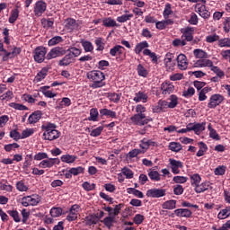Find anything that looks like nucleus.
Segmentation results:
<instances>
[{"label": "nucleus", "mask_w": 230, "mask_h": 230, "mask_svg": "<svg viewBox=\"0 0 230 230\" xmlns=\"http://www.w3.org/2000/svg\"><path fill=\"white\" fill-rule=\"evenodd\" d=\"M101 116H116V112L108 109L100 110Z\"/></svg>", "instance_id": "nucleus-61"}, {"label": "nucleus", "mask_w": 230, "mask_h": 230, "mask_svg": "<svg viewBox=\"0 0 230 230\" xmlns=\"http://www.w3.org/2000/svg\"><path fill=\"white\" fill-rule=\"evenodd\" d=\"M209 67H210L211 71H213V73H216V75H217V76L219 78H222V76H224V72L222 70H220V68H218V66H213V62H212V66Z\"/></svg>", "instance_id": "nucleus-56"}, {"label": "nucleus", "mask_w": 230, "mask_h": 230, "mask_svg": "<svg viewBox=\"0 0 230 230\" xmlns=\"http://www.w3.org/2000/svg\"><path fill=\"white\" fill-rule=\"evenodd\" d=\"M98 222V216L95 214L89 215L85 217V224L87 226H95Z\"/></svg>", "instance_id": "nucleus-26"}, {"label": "nucleus", "mask_w": 230, "mask_h": 230, "mask_svg": "<svg viewBox=\"0 0 230 230\" xmlns=\"http://www.w3.org/2000/svg\"><path fill=\"white\" fill-rule=\"evenodd\" d=\"M163 209H175L177 208V200L175 199H170L165 201L162 205Z\"/></svg>", "instance_id": "nucleus-31"}, {"label": "nucleus", "mask_w": 230, "mask_h": 230, "mask_svg": "<svg viewBox=\"0 0 230 230\" xmlns=\"http://www.w3.org/2000/svg\"><path fill=\"white\" fill-rule=\"evenodd\" d=\"M66 51L62 47H56L53 48L48 54H47V60H51L52 58H57L58 57H64Z\"/></svg>", "instance_id": "nucleus-5"}, {"label": "nucleus", "mask_w": 230, "mask_h": 230, "mask_svg": "<svg viewBox=\"0 0 230 230\" xmlns=\"http://www.w3.org/2000/svg\"><path fill=\"white\" fill-rule=\"evenodd\" d=\"M209 190V181H205L201 184H198V186L195 187L196 193H204V191H208Z\"/></svg>", "instance_id": "nucleus-27"}, {"label": "nucleus", "mask_w": 230, "mask_h": 230, "mask_svg": "<svg viewBox=\"0 0 230 230\" xmlns=\"http://www.w3.org/2000/svg\"><path fill=\"white\" fill-rule=\"evenodd\" d=\"M158 107L153 109V112L161 111V107H168L169 109H175L179 105V98L177 95L172 94L169 97V102L167 101H159Z\"/></svg>", "instance_id": "nucleus-3"}, {"label": "nucleus", "mask_w": 230, "mask_h": 230, "mask_svg": "<svg viewBox=\"0 0 230 230\" xmlns=\"http://www.w3.org/2000/svg\"><path fill=\"white\" fill-rule=\"evenodd\" d=\"M65 28L66 30H75L76 29V20L73 18H67L66 21Z\"/></svg>", "instance_id": "nucleus-34"}, {"label": "nucleus", "mask_w": 230, "mask_h": 230, "mask_svg": "<svg viewBox=\"0 0 230 230\" xmlns=\"http://www.w3.org/2000/svg\"><path fill=\"white\" fill-rule=\"evenodd\" d=\"M177 217H184L185 218H190L191 217V210L188 208H178L174 210Z\"/></svg>", "instance_id": "nucleus-22"}, {"label": "nucleus", "mask_w": 230, "mask_h": 230, "mask_svg": "<svg viewBox=\"0 0 230 230\" xmlns=\"http://www.w3.org/2000/svg\"><path fill=\"white\" fill-rule=\"evenodd\" d=\"M164 65L166 69H173L175 67V61H173V54L168 53L164 58Z\"/></svg>", "instance_id": "nucleus-15"}, {"label": "nucleus", "mask_w": 230, "mask_h": 230, "mask_svg": "<svg viewBox=\"0 0 230 230\" xmlns=\"http://www.w3.org/2000/svg\"><path fill=\"white\" fill-rule=\"evenodd\" d=\"M176 60L178 62L179 69H181V71H186V69H188V60L186 58V55L180 54L177 57Z\"/></svg>", "instance_id": "nucleus-10"}, {"label": "nucleus", "mask_w": 230, "mask_h": 230, "mask_svg": "<svg viewBox=\"0 0 230 230\" xmlns=\"http://www.w3.org/2000/svg\"><path fill=\"white\" fill-rule=\"evenodd\" d=\"M199 150L197 153V157H202L208 152V146L204 142H199Z\"/></svg>", "instance_id": "nucleus-38"}, {"label": "nucleus", "mask_w": 230, "mask_h": 230, "mask_svg": "<svg viewBox=\"0 0 230 230\" xmlns=\"http://www.w3.org/2000/svg\"><path fill=\"white\" fill-rule=\"evenodd\" d=\"M155 146V142L148 139V138H143L141 140V143H140V150L141 152H146L147 148H150V146Z\"/></svg>", "instance_id": "nucleus-18"}, {"label": "nucleus", "mask_w": 230, "mask_h": 230, "mask_svg": "<svg viewBox=\"0 0 230 230\" xmlns=\"http://www.w3.org/2000/svg\"><path fill=\"white\" fill-rule=\"evenodd\" d=\"M139 154H144V151H141V149H133L128 152V155L129 159H134V157H137Z\"/></svg>", "instance_id": "nucleus-52"}, {"label": "nucleus", "mask_w": 230, "mask_h": 230, "mask_svg": "<svg viewBox=\"0 0 230 230\" xmlns=\"http://www.w3.org/2000/svg\"><path fill=\"white\" fill-rule=\"evenodd\" d=\"M50 215H51V217H53V218L62 217V208H52L50 209Z\"/></svg>", "instance_id": "nucleus-45"}, {"label": "nucleus", "mask_w": 230, "mask_h": 230, "mask_svg": "<svg viewBox=\"0 0 230 230\" xmlns=\"http://www.w3.org/2000/svg\"><path fill=\"white\" fill-rule=\"evenodd\" d=\"M67 51L69 52L68 55H71L73 58H76V57H80V55H82V49L75 47L70 48Z\"/></svg>", "instance_id": "nucleus-39"}, {"label": "nucleus", "mask_w": 230, "mask_h": 230, "mask_svg": "<svg viewBox=\"0 0 230 230\" xmlns=\"http://www.w3.org/2000/svg\"><path fill=\"white\" fill-rule=\"evenodd\" d=\"M230 215V207L225 208V209H222L218 215H217V217L219 218V220H224L226 218H227V217H229Z\"/></svg>", "instance_id": "nucleus-40"}, {"label": "nucleus", "mask_w": 230, "mask_h": 230, "mask_svg": "<svg viewBox=\"0 0 230 230\" xmlns=\"http://www.w3.org/2000/svg\"><path fill=\"white\" fill-rule=\"evenodd\" d=\"M48 67H43L41 71H40L37 75L35 76L34 80L35 82H42L46 76H48Z\"/></svg>", "instance_id": "nucleus-29"}, {"label": "nucleus", "mask_w": 230, "mask_h": 230, "mask_svg": "<svg viewBox=\"0 0 230 230\" xmlns=\"http://www.w3.org/2000/svg\"><path fill=\"white\" fill-rule=\"evenodd\" d=\"M10 137H12V139H13L14 141H19V139H22L21 133H19L17 129H13L10 131Z\"/></svg>", "instance_id": "nucleus-49"}, {"label": "nucleus", "mask_w": 230, "mask_h": 230, "mask_svg": "<svg viewBox=\"0 0 230 230\" xmlns=\"http://www.w3.org/2000/svg\"><path fill=\"white\" fill-rule=\"evenodd\" d=\"M145 48H148V42L147 41H142L140 43H137L135 47V53L137 55H139Z\"/></svg>", "instance_id": "nucleus-37"}, {"label": "nucleus", "mask_w": 230, "mask_h": 230, "mask_svg": "<svg viewBox=\"0 0 230 230\" xmlns=\"http://www.w3.org/2000/svg\"><path fill=\"white\" fill-rule=\"evenodd\" d=\"M19 18V9H14L12 11L11 16L9 17V22L11 24H13Z\"/></svg>", "instance_id": "nucleus-47"}, {"label": "nucleus", "mask_w": 230, "mask_h": 230, "mask_svg": "<svg viewBox=\"0 0 230 230\" xmlns=\"http://www.w3.org/2000/svg\"><path fill=\"white\" fill-rule=\"evenodd\" d=\"M81 44L85 51V53H91L94 50V47L91 41L85 40H81Z\"/></svg>", "instance_id": "nucleus-28"}, {"label": "nucleus", "mask_w": 230, "mask_h": 230, "mask_svg": "<svg viewBox=\"0 0 230 230\" xmlns=\"http://www.w3.org/2000/svg\"><path fill=\"white\" fill-rule=\"evenodd\" d=\"M134 17V14H123L121 16L117 17L118 22H127V21H130Z\"/></svg>", "instance_id": "nucleus-48"}, {"label": "nucleus", "mask_w": 230, "mask_h": 230, "mask_svg": "<svg viewBox=\"0 0 230 230\" xmlns=\"http://www.w3.org/2000/svg\"><path fill=\"white\" fill-rule=\"evenodd\" d=\"M134 102L137 103H139V102H143L144 103H146V100H148V95L145 93L144 92H138L135 94Z\"/></svg>", "instance_id": "nucleus-25"}, {"label": "nucleus", "mask_w": 230, "mask_h": 230, "mask_svg": "<svg viewBox=\"0 0 230 230\" xmlns=\"http://www.w3.org/2000/svg\"><path fill=\"white\" fill-rule=\"evenodd\" d=\"M189 125H190V131L193 130L195 134H199L200 132H203V130H206V122L190 123Z\"/></svg>", "instance_id": "nucleus-16"}, {"label": "nucleus", "mask_w": 230, "mask_h": 230, "mask_svg": "<svg viewBox=\"0 0 230 230\" xmlns=\"http://www.w3.org/2000/svg\"><path fill=\"white\" fill-rule=\"evenodd\" d=\"M161 90L163 94H172L175 91V86L168 82H164L161 84Z\"/></svg>", "instance_id": "nucleus-12"}, {"label": "nucleus", "mask_w": 230, "mask_h": 230, "mask_svg": "<svg viewBox=\"0 0 230 230\" xmlns=\"http://www.w3.org/2000/svg\"><path fill=\"white\" fill-rule=\"evenodd\" d=\"M87 78L92 80V87L93 89H98V87H103L102 80H105V74L102 71L94 70L87 74Z\"/></svg>", "instance_id": "nucleus-2"}, {"label": "nucleus", "mask_w": 230, "mask_h": 230, "mask_svg": "<svg viewBox=\"0 0 230 230\" xmlns=\"http://www.w3.org/2000/svg\"><path fill=\"white\" fill-rule=\"evenodd\" d=\"M181 39H183V40H187L188 42L193 40V30H191V28L187 27L186 29H181Z\"/></svg>", "instance_id": "nucleus-13"}, {"label": "nucleus", "mask_w": 230, "mask_h": 230, "mask_svg": "<svg viewBox=\"0 0 230 230\" xmlns=\"http://www.w3.org/2000/svg\"><path fill=\"white\" fill-rule=\"evenodd\" d=\"M132 123H135V125H146L148 123V119L146 116H132L130 118Z\"/></svg>", "instance_id": "nucleus-19"}, {"label": "nucleus", "mask_w": 230, "mask_h": 230, "mask_svg": "<svg viewBox=\"0 0 230 230\" xmlns=\"http://www.w3.org/2000/svg\"><path fill=\"white\" fill-rule=\"evenodd\" d=\"M133 220L137 224V226H139V225L143 224V221L145 220V216H143L141 214H137L134 217Z\"/></svg>", "instance_id": "nucleus-62"}, {"label": "nucleus", "mask_w": 230, "mask_h": 230, "mask_svg": "<svg viewBox=\"0 0 230 230\" xmlns=\"http://www.w3.org/2000/svg\"><path fill=\"white\" fill-rule=\"evenodd\" d=\"M82 187L84 188V190H85V191H93V190H95L96 184H91L89 183V181H84Z\"/></svg>", "instance_id": "nucleus-53"}, {"label": "nucleus", "mask_w": 230, "mask_h": 230, "mask_svg": "<svg viewBox=\"0 0 230 230\" xmlns=\"http://www.w3.org/2000/svg\"><path fill=\"white\" fill-rule=\"evenodd\" d=\"M104 226L108 228L111 229L113 227L114 223L116 222V217L114 216H109L106 217L103 220L101 221Z\"/></svg>", "instance_id": "nucleus-23"}, {"label": "nucleus", "mask_w": 230, "mask_h": 230, "mask_svg": "<svg viewBox=\"0 0 230 230\" xmlns=\"http://www.w3.org/2000/svg\"><path fill=\"white\" fill-rule=\"evenodd\" d=\"M78 157L76 155H64L61 156L62 163L71 164L76 161Z\"/></svg>", "instance_id": "nucleus-35"}, {"label": "nucleus", "mask_w": 230, "mask_h": 230, "mask_svg": "<svg viewBox=\"0 0 230 230\" xmlns=\"http://www.w3.org/2000/svg\"><path fill=\"white\" fill-rule=\"evenodd\" d=\"M95 45L97 46V51H103V49H105L103 41H102V38H97L95 40Z\"/></svg>", "instance_id": "nucleus-60"}, {"label": "nucleus", "mask_w": 230, "mask_h": 230, "mask_svg": "<svg viewBox=\"0 0 230 230\" xmlns=\"http://www.w3.org/2000/svg\"><path fill=\"white\" fill-rule=\"evenodd\" d=\"M220 40V36L217 34H211L206 37V42H208L209 44L213 42H217V40Z\"/></svg>", "instance_id": "nucleus-51"}, {"label": "nucleus", "mask_w": 230, "mask_h": 230, "mask_svg": "<svg viewBox=\"0 0 230 230\" xmlns=\"http://www.w3.org/2000/svg\"><path fill=\"white\" fill-rule=\"evenodd\" d=\"M169 163H170L171 170L172 173L174 174L181 173V170H179V168H182L183 166L182 162L170 158Z\"/></svg>", "instance_id": "nucleus-9"}, {"label": "nucleus", "mask_w": 230, "mask_h": 230, "mask_svg": "<svg viewBox=\"0 0 230 230\" xmlns=\"http://www.w3.org/2000/svg\"><path fill=\"white\" fill-rule=\"evenodd\" d=\"M21 48L14 47L12 52H5V56L3 57V61L6 62L8 58H15L17 55H20Z\"/></svg>", "instance_id": "nucleus-20"}, {"label": "nucleus", "mask_w": 230, "mask_h": 230, "mask_svg": "<svg viewBox=\"0 0 230 230\" xmlns=\"http://www.w3.org/2000/svg\"><path fill=\"white\" fill-rule=\"evenodd\" d=\"M122 49H125V48H123V46L116 45L115 47L111 49L110 55H111V57H116L117 55H123Z\"/></svg>", "instance_id": "nucleus-32"}, {"label": "nucleus", "mask_w": 230, "mask_h": 230, "mask_svg": "<svg viewBox=\"0 0 230 230\" xmlns=\"http://www.w3.org/2000/svg\"><path fill=\"white\" fill-rule=\"evenodd\" d=\"M46 53H48L46 48L42 46L37 47L33 50V58L35 62H37L38 64H42V62L46 59Z\"/></svg>", "instance_id": "nucleus-4"}, {"label": "nucleus", "mask_w": 230, "mask_h": 230, "mask_svg": "<svg viewBox=\"0 0 230 230\" xmlns=\"http://www.w3.org/2000/svg\"><path fill=\"white\" fill-rule=\"evenodd\" d=\"M33 132H34L33 128L24 129L22 132V139H26V137H30V136H32Z\"/></svg>", "instance_id": "nucleus-58"}, {"label": "nucleus", "mask_w": 230, "mask_h": 230, "mask_svg": "<svg viewBox=\"0 0 230 230\" xmlns=\"http://www.w3.org/2000/svg\"><path fill=\"white\" fill-rule=\"evenodd\" d=\"M220 48H230V39L225 38L219 40Z\"/></svg>", "instance_id": "nucleus-63"}, {"label": "nucleus", "mask_w": 230, "mask_h": 230, "mask_svg": "<svg viewBox=\"0 0 230 230\" xmlns=\"http://www.w3.org/2000/svg\"><path fill=\"white\" fill-rule=\"evenodd\" d=\"M74 58L71 57V54H66L63 58L58 61V66H67L70 64H73Z\"/></svg>", "instance_id": "nucleus-24"}, {"label": "nucleus", "mask_w": 230, "mask_h": 230, "mask_svg": "<svg viewBox=\"0 0 230 230\" xmlns=\"http://www.w3.org/2000/svg\"><path fill=\"white\" fill-rule=\"evenodd\" d=\"M122 173H123V175L126 176L127 179H132V177H134V172H132V170H130L127 167H124L122 169Z\"/></svg>", "instance_id": "nucleus-57"}, {"label": "nucleus", "mask_w": 230, "mask_h": 230, "mask_svg": "<svg viewBox=\"0 0 230 230\" xmlns=\"http://www.w3.org/2000/svg\"><path fill=\"white\" fill-rule=\"evenodd\" d=\"M172 181L176 182V184H184V182H188V177L184 176H174Z\"/></svg>", "instance_id": "nucleus-50"}, {"label": "nucleus", "mask_w": 230, "mask_h": 230, "mask_svg": "<svg viewBox=\"0 0 230 230\" xmlns=\"http://www.w3.org/2000/svg\"><path fill=\"white\" fill-rule=\"evenodd\" d=\"M193 55L196 58H199V59L209 58V56L206 53V51H204L200 49H194Z\"/></svg>", "instance_id": "nucleus-33"}, {"label": "nucleus", "mask_w": 230, "mask_h": 230, "mask_svg": "<svg viewBox=\"0 0 230 230\" xmlns=\"http://www.w3.org/2000/svg\"><path fill=\"white\" fill-rule=\"evenodd\" d=\"M138 76H143V78H146L148 76V71L146 70L143 65L139 64L137 67Z\"/></svg>", "instance_id": "nucleus-41"}, {"label": "nucleus", "mask_w": 230, "mask_h": 230, "mask_svg": "<svg viewBox=\"0 0 230 230\" xmlns=\"http://www.w3.org/2000/svg\"><path fill=\"white\" fill-rule=\"evenodd\" d=\"M148 177L151 179V181H161V174H159V172L157 171H151L148 172Z\"/></svg>", "instance_id": "nucleus-43"}, {"label": "nucleus", "mask_w": 230, "mask_h": 230, "mask_svg": "<svg viewBox=\"0 0 230 230\" xmlns=\"http://www.w3.org/2000/svg\"><path fill=\"white\" fill-rule=\"evenodd\" d=\"M169 148L170 150H172V152H181V150H182V146H181L180 143H176V142H172L169 145Z\"/></svg>", "instance_id": "nucleus-46"}, {"label": "nucleus", "mask_w": 230, "mask_h": 230, "mask_svg": "<svg viewBox=\"0 0 230 230\" xmlns=\"http://www.w3.org/2000/svg\"><path fill=\"white\" fill-rule=\"evenodd\" d=\"M213 66V61L208 58H201L194 63V67H210Z\"/></svg>", "instance_id": "nucleus-14"}, {"label": "nucleus", "mask_w": 230, "mask_h": 230, "mask_svg": "<svg viewBox=\"0 0 230 230\" xmlns=\"http://www.w3.org/2000/svg\"><path fill=\"white\" fill-rule=\"evenodd\" d=\"M146 108H145V106L138 104L136 108L137 114H135V116H145L143 112H146Z\"/></svg>", "instance_id": "nucleus-59"}, {"label": "nucleus", "mask_w": 230, "mask_h": 230, "mask_svg": "<svg viewBox=\"0 0 230 230\" xmlns=\"http://www.w3.org/2000/svg\"><path fill=\"white\" fill-rule=\"evenodd\" d=\"M84 167L79 166L76 168H71L70 169V173H72V175H79V173H84Z\"/></svg>", "instance_id": "nucleus-64"}, {"label": "nucleus", "mask_w": 230, "mask_h": 230, "mask_svg": "<svg viewBox=\"0 0 230 230\" xmlns=\"http://www.w3.org/2000/svg\"><path fill=\"white\" fill-rule=\"evenodd\" d=\"M47 4L42 1H38L34 6V13L37 17H40L46 12Z\"/></svg>", "instance_id": "nucleus-8"}, {"label": "nucleus", "mask_w": 230, "mask_h": 230, "mask_svg": "<svg viewBox=\"0 0 230 230\" xmlns=\"http://www.w3.org/2000/svg\"><path fill=\"white\" fill-rule=\"evenodd\" d=\"M172 13H173V11H172V4H166L163 13L164 18L168 19Z\"/></svg>", "instance_id": "nucleus-44"}, {"label": "nucleus", "mask_w": 230, "mask_h": 230, "mask_svg": "<svg viewBox=\"0 0 230 230\" xmlns=\"http://www.w3.org/2000/svg\"><path fill=\"white\" fill-rule=\"evenodd\" d=\"M222 102H224V97L222 95L214 94L210 97L208 107H209V109H215V107H217V105H220Z\"/></svg>", "instance_id": "nucleus-7"}, {"label": "nucleus", "mask_w": 230, "mask_h": 230, "mask_svg": "<svg viewBox=\"0 0 230 230\" xmlns=\"http://www.w3.org/2000/svg\"><path fill=\"white\" fill-rule=\"evenodd\" d=\"M190 184L191 186H195V188L200 184V181H202V178H200V175L199 173H195L190 176Z\"/></svg>", "instance_id": "nucleus-36"}, {"label": "nucleus", "mask_w": 230, "mask_h": 230, "mask_svg": "<svg viewBox=\"0 0 230 230\" xmlns=\"http://www.w3.org/2000/svg\"><path fill=\"white\" fill-rule=\"evenodd\" d=\"M60 42H64V39L61 36H55L49 40V46H57Z\"/></svg>", "instance_id": "nucleus-42"}, {"label": "nucleus", "mask_w": 230, "mask_h": 230, "mask_svg": "<svg viewBox=\"0 0 230 230\" xmlns=\"http://www.w3.org/2000/svg\"><path fill=\"white\" fill-rule=\"evenodd\" d=\"M42 130H45L43 133L44 139L48 141H55V139H58L60 137V132L57 130V125L53 123H47L41 126Z\"/></svg>", "instance_id": "nucleus-1"}, {"label": "nucleus", "mask_w": 230, "mask_h": 230, "mask_svg": "<svg viewBox=\"0 0 230 230\" xmlns=\"http://www.w3.org/2000/svg\"><path fill=\"white\" fill-rule=\"evenodd\" d=\"M7 213L13 218L14 222H21V217H19V212H17V210H9Z\"/></svg>", "instance_id": "nucleus-54"}, {"label": "nucleus", "mask_w": 230, "mask_h": 230, "mask_svg": "<svg viewBox=\"0 0 230 230\" xmlns=\"http://www.w3.org/2000/svg\"><path fill=\"white\" fill-rule=\"evenodd\" d=\"M102 25L105 26V28H114V27L119 28V24L116 22V20L111 17L104 18L102 20Z\"/></svg>", "instance_id": "nucleus-21"}, {"label": "nucleus", "mask_w": 230, "mask_h": 230, "mask_svg": "<svg viewBox=\"0 0 230 230\" xmlns=\"http://www.w3.org/2000/svg\"><path fill=\"white\" fill-rule=\"evenodd\" d=\"M196 12H198L199 15H200V17H202L203 19H209V17H211V13L208 11V9H206V5H201L198 4L196 5Z\"/></svg>", "instance_id": "nucleus-11"}, {"label": "nucleus", "mask_w": 230, "mask_h": 230, "mask_svg": "<svg viewBox=\"0 0 230 230\" xmlns=\"http://www.w3.org/2000/svg\"><path fill=\"white\" fill-rule=\"evenodd\" d=\"M57 161L60 163V161H58V159L57 158H49L48 160H43L40 163V168H51L55 166Z\"/></svg>", "instance_id": "nucleus-17"}, {"label": "nucleus", "mask_w": 230, "mask_h": 230, "mask_svg": "<svg viewBox=\"0 0 230 230\" xmlns=\"http://www.w3.org/2000/svg\"><path fill=\"white\" fill-rule=\"evenodd\" d=\"M27 200L30 203L31 206H37L41 200L40 196L37 194H33L31 196H27Z\"/></svg>", "instance_id": "nucleus-30"}, {"label": "nucleus", "mask_w": 230, "mask_h": 230, "mask_svg": "<svg viewBox=\"0 0 230 230\" xmlns=\"http://www.w3.org/2000/svg\"><path fill=\"white\" fill-rule=\"evenodd\" d=\"M31 161H33V155H27L25 156V162L23 163V169L31 166Z\"/></svg>", "instance_id": "nucleus-55"}, {"label": "nucleus", "mask_w": 230, "mask_h": 230, "mask_svg": "<svg viewBox=\"0 0 230 230\" xmlns=\"http://www.w3.org/2000/svg\"><path fill=\"white\" fill-rule=\"evenodd\" d=\"M166 195V190L164 189H150L146 191V197H151L152 199H161Z\"/></svg>", "instance_id": "nucleus-6"}]
</instances>
